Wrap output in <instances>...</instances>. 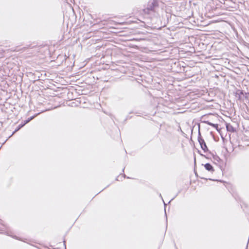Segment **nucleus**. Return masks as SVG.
Returning <instances> with one entry per match:
<instances>
[{"label":"nucleus","mask_w":249,"mask_h":249,"mask_svg":"<svg viewBox=\"0 0 249 249\" xmlns=\"http://www.w3.org/2000/svg\"><path fill=\"white\" fill-rule=\"evenodd\" d=\"M198 141L201 146V148L203 150V151L205 152L208 151V148L206 145V144L203 140L202 138L200 133L199 132V136L198 137Z\"/></svg>","instance_id":"2"},{"label":"nucleus","mask_w":249,"mask_h":249,"mask_svg":"<svg viewBox=\"0 0 249 249\" xmlns=\"http://www.w3.org/2000/svg\"><path fill=\"white\" fill-rule=\"evenodd\" d=\"M34 118V116L31 117L30 118H29L27 120H26L24 124H26L29 123L31 120H32Z\"/></svg>","instance_id":"11"},{"label":"nucleus","mask_w":249,"mask_h":249,"mask_svg":"<svg viewBox=\"0 0 249 249\" xmlns=\"http://www.w3.org/2000/svg\"><path fill=\"white\" fill-rule=\"evenodd\" d=\"M24 124H20L18 125V127L16 129V130L14 131V132L13 133V134H14L15 132H16L17 131H18V130H19L22 127H23L24 125Z\"/></svg>","instance_id":"6"},{"label":"nucleus","mask_w":249,"mask_h":249,"mask_svg":"<svg viewBox=\"0 0 249 249\" xmlns=\"http://www.w3.org/2000/svg\"><path fill=\"white\" fill-rule=\"evenodd\" d=\"M34 118V116L31 117L30 118H29L27 120H26L24 124H26L29 123L31 120H32Z\"/></svg>","instance_id":"10"},{"label":"nucleus","mask_w":249,"mask_h":249,"mask_svg":"<svg viewBox=\"0 0 249 249\" xmlns=\"http://www.w3.org/2000/svg\"><path fill=\"white\" fill-rule=\"evenodd\" d=\"M34 118V116L31 117L30 118H29L27 120H26L24 124H26L29 123L31 120H32Z\"/></svg>","instance_id":"7"},{"label":"nucleus","mask_w":249,"mask_h":249,"mask_svg":"<svg viewBox=\"0 0 249 249\" xmlns=\"http://www.w3.org/2000/svg\"><path fill=\"white\" fill-rule=\"evenodd\" d=\"M208 124L210 125L213 126H215L216 125V124H213L210 122H208Z\"/></svg>","instance_id":"12"},{"label":"nucleus","mask_w":249,"mask_h":249,"mask_svg":"<svg viewBox=\"0 0 249 249\" xmlns=\"http://www.w3.org/2000/svg\"><path fill=\"white\" fill-rule=\"evenodd\" d=\"M34 118V116L31 117L30 118H29L27 120H26L24 124H26L29 123L31 120H32Z\"/></svg>","instance_id":"8"},{"label":"nucleus","mask_w":249,"mask_h":249,"mask_svg":"<svg viewBox=\"0 0 249 249\" xmlns=\"http://www.w3.org/2000/svg\"><path fill=\"white\" fill-rule=\"evenodd\" d=\"M159 6L158 2L156 0H153L148 3L147 7L144 10L145 13L150 14V12H155V8Z\"/></svg>","instance_id":"1"},{"label":"nucleus","mask_w":249,"mask_h":249,"mask_svg":"<svg viewBox=\"0 0 249 249\" xmlns=\"http://www.w3.org/2000/svg\"><path fill=\"white\" fill-rule=\"evenodd\" d=\"M242 94H243V91H241V90H238V91H236V97L238 98V99L239 100H240L241 99V95Z\"/></svg>","instance_id":"5"},{"label":"nucleus","mask_w":249,"mask_h":249,"mask_svg":"<svg viewBox=\"0 0 249 249\" xmlns=\"http://www.w3.org/2000/svg\"><path fill=\"white\" fill-rule=\"evenodd\" d=\"M227 129L228 131L234 132L235 131V129L231 125L229 124L226 126Z\"/></svg>","instance_id":"4"},{"label":"nucleus","mask_w":249,"mask_h":249,"mask_svg":"<svg viewBox=\"0 0 249 249\" xmlns=\"http://www.w3.org/2000/svg\"><path fill=\"white\" fill-rule=\"evenodd\" d=\"M34 118V116L31 117L30 118H29L27 120H26L24 124H26L29 123L31 120H32Z\"/></svg>","instance_id":"9"},{"label":"nucleus","mask_w":249,"mask_h":249,"mask_svg":"<svg viewBox=\"0 0 249 249\" xmlns=\"http://www.w3.org/2000/svg\"><path fill=\"white\" fill-rule=\"evenodd\" d=\"M205 168L208 171L213 173L214 170L212 165L209 163H206L204 165Z\"/></svg>","instance_id":"3"}]
</instances>
